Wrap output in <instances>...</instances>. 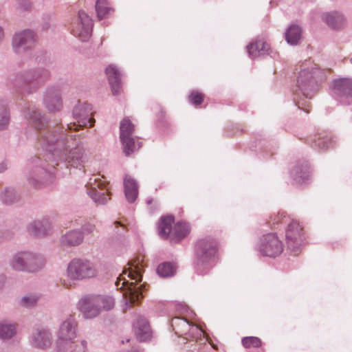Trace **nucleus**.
<instances>
[{"label": "nucleus", "mask_w": 352, "mask_h": 352, "mask_svg": "<svg viewBox=\"0 0 352 352\" xmlns=\"http://www.w3.org/2000/svg\"><path fill=\"white\" fill-rule=\"evenodd\" d=\"M72 113L76 122L67 124L66 128L57 126L41 131L48 124L45 116L34 105H28L23 110L24 118L36 130L40 131V144L47 151L57 155L67 166L77 168L87 161V157L82 143L76 139L74 132L80 128L93 126L95 120L92 117L91 105L87 103H78Z\"/></svg>", "instance_id": "obj_1"}, {"label": "nucleus", "mask_w": 352, "mask_h": 352, "mask_svg": "<svg viewBox=\"0 0 352 352\" xmlns=\"http://www.w3.org/2000/svg\"><path fill=\"white\" fill-rule=\"evenodd\" d=\"M129 268L123 272V274L116 283L117 286L119 285L120 281L123 280L120 289H124L123 296L126 302L130 305L138 302L143 297L142 289L141 287H137L136 283L141 282L142 280V273L144 272L142 261L139 258L136 260L129 262Z\"/></svg>", "instance_id": "obj_2"}, {"label": "nucleus", "mask_w": 352, "mask_h": 352, "mask_svg": "<svg viewBox=\"0 0 352 352\" xmlns=\"http://www.w3.org/2000/svg\"><path fill=\"white\" fill-rule=\"evenodd\" d=\"M51 74L45 67H36L22 70L16 74L12 83L21 94H32L41 88Z\"/></svg>", "instance_id": "obj_3"}, {"label": "nucleus", "mask_w": 352, "mask_h": 352, "mask_svg": "<svg viewBox=\"0 0 352 352\" xmlns=\"http://www.w3.org/2000/svg\"><path fill=\"white\" fill-rule=\"evenodd\" d=\"M217 242L211 238L198 240L195 250V267L198 274H206L214 265Z\"/></svg>", "instance_id": "obj_4"}, {"label": "nucleus", "mask_w": 352, "mask_h": 352, "mask_svg": "<svg viewBox=\"0 0 352 352\" xmlns=\"http://www.w3.org/2000/svg\"><path fill=\"white\" fill-rule=\"evenodd\" d=\"M8 263L14 271L36 273L45 267L46 260L38 252L26 250L19 251L12 254Z\"/></svg>", "instance_id": "obj_5"}, {"label": "nucleus", "mask_w": 352, "mask_h": 352, "mask_svg": "<svg viewBox=\"0 0 352 352\" xmlns=\"http://www.w3.org/2000/svg\"><path fill=\"white\" fill-rule=\"evenodd\" d=\"M28 173L27 180L28 184L38 189L45 186L52 181V174L44 166V163L38 157H34L28 163Z\"/></svg>", "instance_id": "obj_6"}, {"label": "nucleus", "mask_w": 352, "mask_h": 352, "mask_svg": "<svg viewBox=\"0 0 352 352\" xmlns=\"http://www.w3.org/2000/svg\"><path fill=\"white\" fill-rule=\"evenodd\" d=\"M97 275L98 270L96 265L88 259L73 258L66 269V276L72 280H87Z\"/></svg>", "instance_id": "obj_7"}, {"label": "nucleus", "mask_w": 352, "mask_h": 352, "mask_svg": "<svg viewBox=\"0 0 352 352\" xmlns=\"http://www.w3.org/2000/svg\"><path fill=\"white\" fill-rule=\"evenodd\" d=\"M77 327V321L73 315H69L62 321L58 332V352H65L72 347L76 338Z\"/></svg>", "instance_id": "obj_8"}, {"label": "nucleus", "mask_w": 352, "mask_h": 352, "mask_svg": "<svg viewBox=\"0 0 352 352\" xmlns=\"http://www.w3.org/2000/svg\"><path fill=\"white\" fill-rule=\"evenodd\" d=\"M108 185L109 182L103 175H94L86 185L87 192L96 204L104 205L110 199L111 192Z\"/></svg>", "instance_id": "obj_9"}, {"label": "nucleus", "mask_w": 352, "mask_h": 352, "mask_svg": "<svg viewBox=\"0 0 352 352\" xmlns=\"http://www.w3.org/2000/svg\"><path fill=\"white\" fill-rule=\"evenodd\" d=\"M318 74L316 68H303L300 70L297 87L300 93L306 98H311L317 91L318 84L316 79Z\"/></svg>", "instance_id": "obj_10"}, {"label": "nucleus", "mask_w": 352, "mask_h": 352, "mask_svg": "<svg viewBox=\"0 0 352 352\" xmlns=\"http://www.w3.org/2000/svg\"><path fill=\"white\" fill-rule=\"evenodd\" d=\"M37 41L38 36L34 30H25L13 36L12 45L16 54H22L32 51Z\"/></svg>", "instance_id": "obj_11"}, {"label": "nucleus", "mask_w": 352, "mask_h": 352, "mask_svg": "<svg viewBox=\"0 0 352 352\" xmlns=\"http://www.w3.org/2000/svg\"><path fill=\"white\" fill-rule=\"evenodd\" d=\"M93 20L84 10H79L75 20L72 23L73 34L80 41H88L91 35Z\"/></svg>", "instance_id": "obj_12"}, {"label": "nucleus", "mask_w": 352, "mask_h": 352, "mask_svg": "<svg viewBox=\"0 0 352 352\" xmlns=\"http://www.w3.org/2000/svg\"><path fill=\"white\" fill-rule=\"evenodd\" d=\"M332 92L335 99L341 104H352V78H339L332 82Z\"/></svg>", "instance_id": "obj_13"}, {"label": "nucleus", "mask_w": 352, "mask_h": 352, "mask_svg": "<svg viewBox=\"0 0 352 352\" xmlns=\"http://www.w3.org/2000/svg\"><path fill=\"white\" fill-rule=\"evenodd\" d=\"M286 242L289 249L294 254L300 252L304 241V234L302 227L296 221H292L285 232Z\"/></svg>", "instance_id": "obj_14"}, {"label": "nucleus", "mask_w": 352, "mask_h": 352, "mask_svg": "<svg viewBox=\"0 0 352 352\" xmlns=\"http://www.w3.org/2000/svg\"><path fill=\"white\" fill-rule=\"evenodd\" d=\"M283 250L282 242L278 239L276 234L268 233L261 239L259 245V252L265 256L276 257L280 255Z\"/></svg>", "instance_id": "obj_15"}, {"label": "nucleus", "mask_w": 352, "mask_h": 352, "mask_svg": "<svg viewBox=\"0 0 352 352\" xmlns=\"http://www.w3.org/2000/svg\"><path fill=\"white\" fill-rule=\"evenodd\" d=\"M43 104L50 113H57L63 109L61 90L58 86L48 87L43 96Z\"/></svg>", "instance_id": "obj_16"}, {"label": "nucleus", "mask_w": 352, "mask_h": 352, "mask_svg": "<svg viewBox=\"0 0 352 352\" xmlns=\"http://www.w3.org/2000/svg\"><path fill=\"white\" fill-rule=\"evenodd\" d=\"M171 326L175 333L179 335H186L193 337L196 333L201 336L202 331L197 325H191L189 322L181 317H175L171 320Z\"/></svg>", "instance_id": "obj_17"}, {"label": "nucleus", "mask_w": 352, "mask_h": 352, "mask_svg": "<svg viewBox=\"0 0 352 352\" xmlns=\"http://www.w3.org/2000/svg\"><path fill=\"white\" fill-rule=\"evenodd\" d=\"M133 327L137 339L140 342H145L151 339L152 331L146 318L142 316H138L133 323Z\"/></svg>", "instance_id": "obj_18"}, {"label": "nucleus", "mask_w": 352, "mask_h": 352, "mask_svg": "<svg viewBox=\"0 0 352 352\" xmlns=\"http://www.w3.org/2000/svg\"><path fill=\"white\" fill-rule=\"evenodd\" d=\"M78 309L85 318H93L100 314V308L95 303L91 296L82 297L77 304Z\"/></svg>", "instance_id": "obj_19"}, {"label": "nucleus", "mask_w": 352, "mask_h": 352, "mask_svg": "<svg viewBox=\"0 0 352 352\" xmlns=\"http://www.w3.org/2000/svg\"><path fill=\"white\" fill-rule=\"evenodd\" d=\"M84 240L82 232L79 230H72L67 232L60 239L63 247L70 248L80 245Z\"/></svg>", "instance_id": "obj_20"}, {"label": "nucleus", "mask_w": 352, "mask_h": 352, "mask_svg": "<svg viewBox=\"0 0 352 352\" xmlns=\"http://www.w3.org/2000/svg\"><path fill=\"white\" fill-rule=\"evenodd\" d=\"M105 72L110 84L113 95H118L121 89V74L120 71L116 66L109 65L106 68Z\"/></svg>", "instance_id": "obj_21"}, {"label": "nucleus", "mask_w": 352, "mask_h": 352, "mask_svg": "<svg viewBox=\"0 0 352 352\" xmlns=\"http://www.w3.org/2000/svg\"><path fill=\"white\" fill-rule=\"evenodd\" d=\"M138 184L135 179L130 175L124 177V191L126 200L129 203H133L138 195Z\"/></svg>", "instance_id": "obj_22"}, {"label": "nucleus", "mask_w": 352, "mask_h": 352, "mask_svg": "<svg viewBox=\"0 0 352 352\" xmlns=\"http://www.w3.org/2000/svg\"><path fill=\"white\" fill-rule=\"evenodd\" d=\"M52 333L45 329H37L32 334V344L37 348L45 349L52 343Z\"/></svg>", "instance_id": "obj_23"}, {"label": "nucleus", "mask_w": 352, "mask_h": 352, "mask_svg": "<svg viewBox=\"0 0 352 352\" xmlns=\"http://www.w3.org/2000/svg\"><path fill=\"white\" fill-rule=\"evenodd\" d=\"M322 19L329 28L334 30L342 28L345 22L343 14L336 11L324 13Z\"/></svg>", "instance_id": "obj_24"}, {"label": "nucleus", "mask_w": 352, "mask_h": 352, "mask_svg": "<svg viewBox=\"0 0 352 352\" xmlns=\"http://www.w3.org/2000/svg\"><path fill=\"white\" fill-rule=\"evenodd\" d=\"M291 177L296 184L304 183L309 177V164L307 162L296 164L290 173Z\"/></svg>", "instance_id": "obj_25"}, {"label": "nucleus", "mask_w": 352, "mask_h": 352, "mask_svg": "<svg viewBox=\"0 0 352 352\" xmlns=\"http://www.w3.org/2000/svg\"><path fill=\"white\" fill-rule=\"evenodd\" d=\"M50 230V222L47 218L32 221L28 226V231L36 236H44Z\"/></svg>", "instance_id": "obj_26"}, {"label": "nucleus", "mask_w": 352, "mask_h": 352, "mask_svg": "<svg viewBox=\"0 0 352 352\" xmlns=\"http://www.w3.org/2000/svg\"><path fill=\"white\" fill-rule=\"evenodd\" d=\"M269 50V45L263 40H256L247 46V50L251 58L265 54Z\"/></svg>", "instance_id": "obj_27"}, {"label": "nucleus", "mask_w": 352, "mask_h": 352, "mask_svg": "<svg viewBox=\"0 0 352 352\" xmlns=\"http://www.w3.org/2000/svg\"><path fill=\"white\" fill-rule=\"evenodd\" d=\"M333 144L331 137L326 133L314 135L311 140V146L316 149L326 150Z\"/></svg>", "instance_id": "obj_28"}, {"label": "nucleus", "mask_w": 352, "mask_h": 352, "mask_svg": "<svg viewBox=\"0 0 352 352\" xmlns=\"http://www.w3.org/2000/svg\"><path fill=\"white\" fill-rule=\"evenodd\" d=\"M174 217L172 216L162 217L158 225V234L163 239H167L172 231Z\"/></svg>", "instance_id": "obj_29"}, {"label": "nucleus", "mask_w": 352, "mask_h": 352, "mask_svg": "<svg viewBox=\"0 0 352 352\" xmlns=\"http://www.w3.org/2000/svg\"><path fill=\"white\" fill-rule=\"evenodd\" d=\"M301 34L302 30L298 25H292L285 32V39L289 44L296 45L301 38Z\"/></svg>", "instance_id": "obj_30"}, {"label": "nucleus", "mask_w": 352, "mask_h": 352, "mask_svg": "<svg viewBox=\"0 0 352 352\" xmlns=\"http://www.w3.org/2000/svg\"><path fill=\"white\" fill-rule=\"evenodd\" d=\"M190 231V226L188 223L179 221L175 224L173 234L175 241H179L185 238Z\"/></svg>", "instance_id": "obj_31"}, {"label": "nucleus", "mask_w": 352, "mask_h": 352, "mask_svg": "<svg viewBox=\"0 0 352 352\" xmlns=\"http://www.w3.org/2000/svg\"><path fill=\"white\" fill-rule=\"evenodd\" d=\"M95 8L99 20L108 17L113 12L107 0H97Z\"/></svg>", "instance_id": "obj_32"}, {"label": "nucleus", "mask_w": 352, "mask_h": 352, "mask_svg": "<svg viewBox=\"0 0 352 352\" xmlns=\"http://www.w3.org/2000/svg\"><path fill=\"white\" fill-rule=\"evenodd\" d=\"M120 142L122 145L123 151L126 156L131 155L133 152L136 150H138L141 147V143L137 142L135 143L134 138L126 137L124 139H120Z\"/></svg>", "instance_id": "obj_33"}, {"label": "nucleus", "mask_w": 352, "mask_h": 352, "mask_svg": "<svg viewBox=\"0 0 352 352\" xmlns=\"http://www.w3.org/2000/svg\"><path fill=\"white\" fill-rule=\"evenodd\" d=\"M135 130V126L128 118H124L120 124V138L124 139L126 137L133 136Z\"/></svg>", "instance_id": "obj_34"}, {"label": "nucleus", "mask_w": 352, "mask_h": 352, "mask_svg": "<svg viewBox=\"0 0 352 352\" xmlns=\"http://www.w3.org/2000/svg\"><path fill=\"white\" fill-rule=\"evenodd\" d=\"M91 297L95 303L99 307L100 311H108L111 309L114 306V300L111 296H98Z\"/></svg>", "instance_id": "obj_35"}, {"label": "nucleus", "mask_w": 352, "mask_h": 352, "mask_svg": "<svg viewBox=\"0 0 352 352\" xmlns=\"http://www.w3.org/2000/svg\"><path fill=\"white\" fill-rule=\"evenodd\" d=\"M10 112L8 109V102L0 100V130L6 129L10 122Z\"/></svg>", "instance_id": "obj_36"}, {"label": "nucleus", "mask_w": 352, "mask_h": 352, "mask_svg": "<svg viewBox=\"0 0 352 352\" xmlns=\"http://www.w3.org/2000/svg\"><path fill=\"white\" fill-rule=\"evenodd\" d=\"M1 200L5 204L10 205L19 201V197L14 188H6L0 194Z\"/></svg>", "instance_id": "obj_37"}, {"label": "nucleus", "mask_w": 352, "mask_h": 352, "mask_svg": "<svg viewBox=\"0 0 352 352\" xmlns=\"http://www.w3.org/2000/svg\"><path fill=\"white\" fill-rule=\"evenodd\" d=\"M16 333L15 325L6 322H0V338L9 339Z\"/></svg>", "instance_id": "obj_38"}, {"label": "nucleus", "mask_w": 352, "mask_h": 352, "mask_svg": "<svg viewBox=\"0 0 352 352\" xmlns=\"http://www.w3.org/2000/svg\"><path fill=\"white\" fill-rule=\"evenodd\" d=\"M176 267L174 264L165 262L160 264L157 268V272L162 277H169L175 274Z\"/></svg>", "instance_id": "obj_39"}, {"label": "nucleus", "mask_w": 352, "mask_h": 352, "mask_svg": "<svg viewBox=\"0 0 352 352\" xmlns=\"http://www.w3.org/2000/svg\"><path fill=\"white\" fill-rule=\"evenodd\" d=\"M242 344L245 348H258L261 346V341L257 337H245L242 339Z\"/></svg>", "instance_id": "obj_40"}, {"label": "nucleus", "mask_w": 352, "mask_h": 352, "mask_svg": "<svg viewBox=\"0 0 352 352\" xmlns=\"http://www.w3.org/2000/svg\"><path fill=\"white\" fill-rule=\"evenodd\" d=\"M188 100L194 105L200 104L204 100V94L197 90H193L188 96Z\"/></svg>", "instance_id": "obj_41"}, {"label": "nucleus", "mask_w": 352, "mask_h": 352, "mask_svg": "<svg viewBox=\"0 0 352 352\" xmlns=\"http://www.w3.org/2000/svg\"><path fill=\"white\" fill-rule=\"evenodd\" d=\"M37 297L34 295H28L23 296L21 300V304L25 307H31L36 305Z\"/></svg>", "instance_id": "obj_42"}, {"label": "nucleus", "mask_w": 352, "mask_h": 352, "mask_svg": "<svg viewBox=\"0 0 352 352\" xmlns=\"http://www.w3.org/2000/svg\"><path fill=\"white\" fill-rule=\"evenodd\" d=\"M288 220L289 217H286V216L284 214V212H279L277 214L271 217L270 223L273 226L278 224L279 223H285L288 221Z\"/></svg>", "instance_id": "obj_43"}, {"label": "nucleus", "mask_w": 352, "mask_h": 352, "mask_svg": "<svg viewBox=\"0 0 352 352\" xmlns=\"http://www.w3.org/2000/svg\"><path fill=\"white\" fill-rule=\"evenodd\" d=\"M82 232L84 234H91L96 230V226L91 223L87 222L82 226Z\"/></svg>", "instance_id": "obj_44"}, {"label": "nucleus", "mask_w": 352, "mask_h": 352, "mask_svg": "<svg viewBox=\"0 0 352 352\" xmlns=\"http://www.w3.org/2000/svg\"><path fill=\"white\" fill-rule=\"evenodd\" d=\"M74 349L72 352H86L87 342L86 341H81L80 342H74Z\"/></svg>", "instance_id": "obj_45"}, {"label": "nucleus", "mask_w": 352, "mask_h": 352, "mask_svg": "<svg viewBox=\"0 0 352 352\" xmlns=\"http://www.w3.org/2000/svg\"><path fill=\"white\" fill-rule=\"evenodd\" d=\"M17 7L21 10H28L31 8V3L29 0H16Z\"/></svg>", "instance_id": "obj_46"}, {"label": "nucleus", "mask_w": 352, "mask_h": 352, "mask_svg": "<svg viewBox=\"0 0 352 352\" xmlns=\"http://www.w3.org/2000/svg\"><path fill=\"white\" fill-rule=\"evenodd\" d=\"M7 169V164L6 162L0 163V173L4 172Z\"/></svg>", "instance_id": "obj_47"}, {"label": "nucleus", "mask_w": 352, "mask_h": 352, "mask_svg": "<svg viewBox=\"0 0 352 352\" xmlns=\"http://www.w3.org/2000/svg\"><path fill=\"white\" fill-rule=\"evenodd\" d=\"M4 36L3 30L0 27V43L3 41Z\"/></svg>", "instance_id": "obj_48"}, {"label": "nucleus", "mask_w": 352, "mask_h": 352, "mask_svg": "<svg viewBox=\"0 0 352 352\" xmlns=\"http://www.w3.org/2000/svg\"><path fill=\"white\" fill-rule=\"evenodd\" d=\"M152 201H153V200H152V199H148V200L147 201V203H148V204H151Z\"/></svg>", "instance_id": "obj_49"}, {"label": "nucleus", "mask_w": 352, "mask_h": 352, "mask_svg": "<svg viewBox=\"0 0 352 352\" xmlns=\"http://www.w3.org/2000/svg\"><path fill=\"white\" fill-rule=\"evenodd\" d=\"M296 105L298 107V108H300V102H298V101L296 102Z\"/></svg>", "instance_id": "obj_50"}, {"label": "nucleus", "mask_w": 352, "mask_h": 352, "mask_svg": "<svg viewBox=\"0 0 352 352\" xmlns=\"http://www.w3.org/2000/svg\"><path fill=\"white\" fill-rule=\"evenodd\" d=\"M115 224H116V226L120 225V222H118V221H116Z\"/></svg>", "instance_id": "obj_51"}, {"label": "nucleus", "mask_w": 352, "mask_h": 352, "mask_svg": "<svg viewBox=\"0 0 352 352\" xmlns=\"http://www.w3.org/2000/svg\"><path fill=\"white\" fill-rule=\"evenodd\" d=\"M351 63H352V58H351Z\"/></svg>", "instance_id": "obj_52"}]
</instances>
